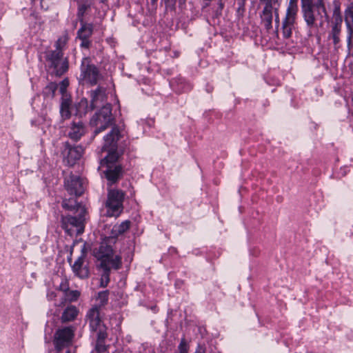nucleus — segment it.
I'll list each match as a JSON object with an SVG mask.
<instances>
[{"label":"nucleus","mask_w":353,"mask_h":353,"mask_svg":"<svg viewBox=\"0 0 353 353\" xmlns=\"http://www.w3.org/2000/svg\"><path fill=\"white\" fill-rule=\"evenodd\" d=\"M67 41H68L67 36H64V37H60L59 39H58V40L57 41V42L55 43V47H56L55 50H59L62 52V48L65 45Z\"/></svg>","instance_id":"f704fd0d"},{"label":"nucleus","mask_w":353,"mask_h":353,"mask_svg":"<svg viewBox=\"0 0 353 353\" xmlns=\"http://www.w3.org/2000/svg\"><path fill=\"white\" fill-rule=\"evenodd\" d=\"M91 109L103 104L107 99L106 88L98 86L96 89L90 92Z\"/></svg>","instance_id":"ddd939ff"},{"label":"nucleus","mask_w":353,"mask_h":353,"mask_svg":"<svg viewBox=\"0 0 353 353\" xmlns=\"http://www.w3.org/2000/svg\"><path fill=\"white\" fill-rule=\"evenodd\" d=\"M80 296V292L78 290H68L64 294V301L73 302L78 299Z\"/></svg>","instance_id":"cd10ccee"},{"label":"nucleus","mask_w":353,"mask_h":353,"mask_svg":"<svg viewBox=\"0 0 353 353\" xmlns=\"http://www.w3.org/2000/svg\"><path fill=\"white\" fill-rule=\"evenodd\" d=\"M100 267L103 270V273L101 274L100 286L101 288L106 287L110 282V270L112 268L111 265H107L105 263H100Z\"/></svg>","instance_id":"393cba45"},{"label":"nucleus","mask_w":353,"mask_h":353,"mask_svg":"<svg viewBox=\"0 0 353 353\" xmlns=\"http://www.w3.org/2000/svg\"><path fill=\"white\" fill-rule=\"evenodd\" d=\"M333 21L332 22L342 23L343 19L341 14L340 6L337 3H334V8L333 10Z\"/></svg>","instance_id":"c85d7f7f"},{"label":"nucleus","mask_w":353,"mask_h":353,"mask_svg":"<svg viewBox=\"0 0 353 353\" xmlns=\"http://www.w3.org/2000/svg\"><path fill=\"white\" fill-rule=\"evenodd\" d=\"M81 28L77 32V38L79 39H89L93 32V25L92 23H86L82 19H80Z\"/></svg>","instance_id":"6ab92c4d"},{"label":"nucleus","mask_w":353,"mask_h":353,"mask_svg":"<svg viewBox=\"0 0 353 353\" xmlns=\"http://www.w3.org/2000/svg\"><path fill=\"white\" fill-rule=\"evenodd\" d=\"M86 256L87 254L83 248L81 250V255L77 259L74 263L71 265L74 275L81 279L88 278L90 274Z\"/></svg>","instance_id":"9b49d317"},{"label":"nucleus","mask_w":353,"mask_h":353,"mask_svg":"<svg viewBox=\"0 0 353 353\" xmlns=\"http://www.w3.org/2000/svg\"><path fill=\"white\" fill-rule=\"evenodd\" d=\"M302 12L310 35L317 33L319 27L324 23V19L328 17L323 0H316L314 4L302 8Z\"/></svg>","instance_id":"f257e3e1"},{"label":"nucleus","mask_w":353,"mask_h":353,"mask_svg":"<svg viewBox=\"0 0 353 353\" xmlns=\"http://www.w3.org/2000/svg\"><path fill=\"white\" fill-rule=\"evenodd\" d=\"M97 331H98L97 341H104L105 338L107 337V333L105 332V326L104 325L101 326V327L98 328V330Z\"/></svg>","instance_id":"72a5a7b5"},{"label":"nucleus","mask_w":353,"mask_h":353,"mask_svg":"<svg viewBox=\"0 0 353 353\" xmlns=\"http://www.w3.org/2000/svg\"><path fill=\"white\" fill-rule=\"evenodd\" d=\"M316 0H301V5L302 8H304L305 6H311L315 3Z\"/></svg>","instance_id":"58836bf2"},{"label":"nucleus","mask_w":353,"mask_h":353,"mask_svg":"<svg viewBox=\"0 0 353 353\" xmlns=\"http://www.w3.org/2000/svg\"><path fill=\"white\" fill-rule=\"evenodd\" d=\"M298 0H290L286 10L285 17L282 22L283 35L289 38L292 34L298 12Z\"/></svg>","instance_id":"9d476101"},{"label":"nucleus","mask_w":353,"mask_h":353,"mask_svg":"<svg viewBox=\"0 0 353 353\" xmlns=\"http://www.w3.org/2000/svg\"><path fill=\"white\" fill-rule=\"evenodd\" d=\"M76 114L79 117H82L83 115H85V114L90 111L92 110L91 109V105H88V101L85 98H82L76 105Z\"/></svg>","instance_id":"5701e85b"},{"label":"nucleus","mask_w":353,"mask_h":353,"mask_svg":"<svg viewBox=\"0 0 353 353\" xmlns=\"http://www.w3.org/2000/svg\"><path fill=\"white\" fill-rule=\"evenodd\" d=\"M95 350L97 353H104L106 351V346L105 342L102 341H97Z\"/></svg>","instance_id":"c9c22d12"},{"label":"nucleus","mask_w":353,"mask_h":353,"mask_svg":"<svg viewBox=\"0 0 353 353\" xmlns=\"http://www.w3.org/2000/svg\"><path fill=\"white\" fill-rule=\"evenodd\" d=\"M96 257L107 265H111L114 270H119L121 267V257L119 255H114L112 247L103 241L101 243L97 253Z\"/></svg>","instance_id":"6e6552de"},{"label":"nucleus","mask_w":353,"mask_h":353,"mask_svg":"<svg viewBox=\"0 0 353 353\" xmlns=\"http://www.w3.org/2000/svg\"><path fill=\"white\" fill-rule=\"evenodd\" d=\"M59 290L64 292V294L69 290V283L66 279L61 281L59 285Z\"/></svg>","instance_id":"e433bc0d"},{"label":"nucleus","mask_w":353,"mask_h":353,"mask_svg":"<svg viewBox=\"0 0 353 353\" xmlns=\"http://www.w3.org/2000/svg\"><path fill=\"white\" fill-rule=\"evenodd\" d=\"M62 207L68 210H75V213L81 212V208H85L77 202L74 198H70L69 199H63L62 202Z\"/></svg>","instance_id":"4be33fe9"},{"label":"nucleus","mask_w":353,"mask_h":353,"mask_svg":"<svg viewBox=\"0 0 353 353\" xmlns=\"http://www.w3.org/2000/svg\"><path fill=\"white\" fill-rule=\"evenodd\" d=\"M345 23L350 28H353V2L351 3L345 11Z\"/></svg>","instance_id":"bb28decb"},{"label":"nucleus","mask_w":353,"mask_h":353,"mask_svg":"<svg viewBox=\"0 0 353 353\" xmlns=\"http://www.w3.org/2000/svg\"><path fill=\"white\" fill-rule=\"evenodd\" d=\"M264 5L263 9L260 14L261 23L267 30L272 28V19L274 16L276 28H278L280 23L279 9L281 0H260Z\"/></svg>","instance_id":"20e7f679"},{"label":"nucleus","mask_w":353,"mask_h":353,"mask_svg":"<svg viewBox=\"0 0 353 353\" xmlns=\"http://www.w3.org/2000/svg\"><path fill=\"white\" fill-rule=\"evenodd\" d=\"M64 305V301L61 302V303L60 304V305Z\"/></svg>","instance_id":"c03bdc74"},{"label":"nucleus","mask_w":353,"mask_h":353,"mask_svg":"<svg viewBox=\"0 0 353 353\" xmlns=\"http://www.w3.org/2000/svg\"><path fill=\"white\" fill-rule=\"evenodd\" d=\"M194 353H205V349L201 345H198Z\"/></svg>","instance_id":"ea45409f"},{"label":"nucleus","mask_w":353,"mask_h":353,"mask_svg":"<svg viewBox=\"0 0 353 353\" xmlns=\"http://www.w3.org/2000/svg\"><path fill=\"white\" fill-rule=\"evenodd\" d=\"M125 193L119 190H110L106 201L107 214L109 216H119L123 211V201Z\"/></svg>","instance_id":"1a4fd4ad"},{"label":"nucleus","mask_w":353,"mask_h":353,"mask_svg":"<svg viewBox=\"0 0 353 353\" xmlns=\"http://www.w3.org/2000/svg\"><path fill=\"white\" fill-rule=\"evenodd\" d=\"M64 185L65 190L71 196H80L84 191L81 179L72 173L65 176Z\"/></svg>","instance_id":"f8f14e48"},{"label":"nucleus","mask_w":353,"mask_h":353,"mask_svg":"<svg viewBox=\"0 0 353 353\" xmlns=\"http://www.w3.org/2000/svg\"><path fill=\"white\" fill-rule=\"evenodd\" d=\"M47 66L51 73L61 76L68 70V61L63 57V52L59 50H49L46 52Z\"/></svg>","instance_id":"39448f33"},{"label":"nucleus","mask_w":353,"mask_h":353,"mask_svg":"<svg viewBox=\"0 0 353 353\" xmlns=\"http://www.w3.org/2000/svg\"><path fill=\"white\" fill-rule=\"evenodd\" d=\"M85 212V208H81V212L77 213L75 216H61V228L70 236H78L81 234L85 228L84 222Z\"/></svg>","instance_id":"7ed1b4c3"},{"label":"nucleus","mask_w":353,"mask_h":353,"mask_svg":"<svg viewBox=\"0 0 353 353\" xmlns=\"http://www.w3.org/2000/svg\"><path fill=\"white\" fill-rule=\"evenodd\" d=\"M342 23L332 22L331 30L328 34V39H332L334 47L338 48V44L340 42V35L341 32Z\"/></svg>","instance_id":"a211bd4d"},{"label":"nucleus","mask_w":353,"mask_h":353,"mask_svg":"<svg viewBox=\"0 0 353 353\" xmlns=\"http://www.w3.org/2000/svg\"><path fill=\"white\" fill-rule=\"evenodd\" d=\"M350 30H351V36H350V37H349V38H348V43H350V41H351V37H352V38H353V28H350Z\"/></svg>","instance_id":"a19ab883"},{"label":"nucleus","mask_w":353,"mask_h":353,"mask_svg":"<svg viewBox=\"0 0 353 353\" xmlns=\"http://www.w3.org/2000/svg\"><path fill=\"white\" fill-rule=\"evenodd\" d=\"M105 151L108 152V154L101 160L100 168L105 167L103 172L109 183L112 184L122 176V168L120 165L117 164L119 154L117 149L101 150V152Z\"/></svg>","instance_id":"f03ea898"},{"label":"nucleus","mask_w":353,"mask_h":353,"mask_svg":"<svg viewBox=\"0 0 353 353\" xmlns=\"http://www.w3.org/2000/svg\"><path fill=\"white\" fill-rule=\"evenodd\" d=\"M108 295L109 291L105 290L102 292H99L96 297V303L93 306H98L99 309H101L103 306H105L108 301Z\"/></svg>","instance_id":"a878e982"},{"label":"nucleus","mask_w":353,"mask_h":353,"mask_svg":"<svg viewBox=\"0 0 353 353\" xmlns=\"http://www.w3.org/2000/svg\"><path fill=\"white\" fill-rule=\"evenodd\" d=\"M112 121L111 104L106 103L90 120V125L96 128L94 131V135L104 131L112 124Z\"/></svg>","instance_id":"0eeeda50"},{"label":"nucleus","mask_w":353,"mask_h":353,"mask_svg":"<svg viewBox=\"0 0 353 353\" xmlns=\"http://www.w3.org/2000/svg\"><path fill=\"white\" fill-rule=\"evenodd\" d=\"M69 85V82L68 79L63 80L59 85L58 86L59 88L60 92L62 94L63 97L62 98H68L66 95V89Z\"/></svg>","instance_id":"473e14b6"},{"label":"nucleus","mask_w":353,"mask_h":353,"mask_svg":"<svg viewBox=\"0 0 353 353\" xmlns=\"http://www.w3.org/2000/svg\"><path fill=\"white\" fill-rule=\"evenodd\" d=\"M179 353H188L189 345L186 340L183 338L178 346Z\"/></svg>","instance_id":"2f4dec72"},{"label":"nucleus","mask_w":353,"mask_h":353,"mask_svg":"<svg viewBox=\"0 0 353 353\" xmlns=\"http://www.w3.org/2000/svg\"><path fill=\"white\" fill-rule=\"evenodd\" d=\"M68 262H69L70 263H71V261H72V259H71V257L68 258Z\"/></svg>","instance_id":"79ce46f5"},{"label":"nucleus","mask_w":353,"mask_h":353,"mask_svg":"<svg viewBox=\"0 0 353 353\" xmlns=\"http://www.w3.org/2000/svg\"><path fill=\"white\" fill-rule=\"evenodd\" d=\"M71 100L70 98H62L60 105V114L62 119H68L71 116Z\"/></svg>","instance_id":"412c9836"},{"label":"nucleus","mask_w":353,"mask_h":353,"mask_svg":"<svg viewBox=\"0 0 353 353\" xmlns=\"http://www.w3.org/2000/svg\"><path fill=\"white\" fill-rule=\"evenodd\" d=\"M58 88V85L55 83L51 82L45 88V94L50 95L52 97H54L55 91Z\"/></svg>","instance_id":"7c9ffc66"},{"label":"nucleus","mask_w":353,"mask_h":353,"mask_svg":"<svg viewBox=\"0 0 353 353\" xmlns=\"http://www.w3.org/2000/svg\"><path fill=\"white\" fill-rule=\"evenodd\" d=\"M64 153L66 154V160L68 164L70 165H73L82 157L83 153V148L79 145L72 147L67 142L65 143V149Z\"/></svg>","instance_id":"4468645a"},{"label":"nucleus","mask_w":353,"mask_h":353,"mask_svg":"<svg viewBox=\"0 0 353 353\" xmlns=\"http://www.w3.org/2000/svg\"><path fill=\"white\" fill-rule=\"evenodd\" d=\"M120 138V132L118 128L114 127L104 137V144L101 150H114L117 147V141Z\"/></svg>","instance_id":"dca6fc26"},{"label":"nucleus","mask_w":353,"mask_h":353,"mask_svg":"<svg viewBox=\"0 0 353 353\" xmlns=\"http://www.w3.org/2000/svg\"><path fill=\"white\" fill-rule=\"evenodd\" d=\"M79 313V310L74 305L68 306L62 313L61 321L62 323H67L74 321Z\"/></svg>","instance_id":"aec40b11"},{"label":"nucleus","mask_w":353,"mask_h":353,"mask_svg":"<svg viewBox=\"0 0 353 353\" xmlns=\"http://www.w3.org/2000/svg\"><path fill=\"white\" fill-rule=\"evenodd\" d=\"M98 306H92L87 312L86 318L92 330L97 331L103 325L101 321V310Z\"/></svg>","instance_id":"2eb2a0df"},{"label":"nucleus","mask_w":353,"mask_h":353,"mask_svg":"<svg viewBox=\"0 0 353 353\" xmlns=\"http://www.w3.org/2000/svg\"><path fill=\"white\" fill-rule=\"evenodd\" d=\"M100 2L103 3L105 0H99Z\"/></svg>","instance_id":"37998d69"},{"label":"nucleus","mask_w":353,"mask_h":353,"mask_svg":"<svg viewBox=\"0 0 353 353\" xmlns=\"http://www.w3.org/2000/svg\"><path fill=\"white\" fill-rule=\"evenodd\" d=\"M101 79H102V75L99 68L90 63L89 58H83L81 65L79 81L82 84L87 83L93 86L97 85Z\"/></svg>","instance_id":"423d86ee"},{"label":"nucleus","mask_w":353,"mask_h":353,"mask_svg":"<svg viewBox=\"0 0 353 353\" xmlns=\"http://www.w3.org/2000/svg\"><path fill=\"white\" fill-rule=\"evenodd\" d=\"M130 221H124L120 224L114 225L112 229V235L113 237L118 236L126 232L130 227Z\"/></svg>","instance_id":"b1692460"},{"label":"nucleus","mask_w":353,"mask_h":353,"mask_svg":"<svg viewBox=\"0 0 353 353\" xmlns=\"http://www.w3.org/2000/svg\"><path fill=\"white\" fill-rule=\"evenodd\" d=\"M81 41L80 46L83 48H89L90 46V41L89 39H80Z\"/></svg>","instance_id":"4c0bfd02"},{"label":"nucleus","mask_w":353,"mask_h":353,"mask_svg":"<svg viewBox=\"0 0 353 353\" xmlns=\"http://www.w3.org/2000/svg\"><path fill=\"white\" fill-rule=\"evenodd\" d=\"M90 7V5L85 2H79L78 3V12L77 16L79 19H83V14H85L87 9Z\"/></svg>","instance_id":"c756f323"},{"label":"nucleus","mask_w":353,"mask_h":353,"mask_svg":"<svg viewBox=\"0 0 353 353\" xmlns=\"http://www.w3.org/2000/svg\"><path fill=\"white\" fill-rule=\"evenodd\" d=\"M84 132L85 129L83 123L81 121L77 122L74 121L68 136L71 139L77 141L81 137Z\"/></svg>","instance_id":"f3484780"}]
</instances>
